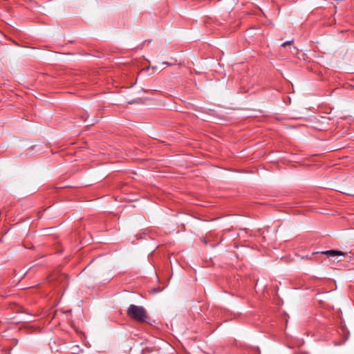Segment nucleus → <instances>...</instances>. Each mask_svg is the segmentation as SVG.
<instances>
[{"mask_svg":"<svg viewBox=\"0 0 354 354\" xmlns=\"http://www.w3.org/2000/svg\"><path fill=\"white\" fill-rule=\"evenodd\" d=\"M127 315L137 322H145L147 319V312L142 306L131 304L127 310Z\"/></svg>","mask_w":354,"mask_h":354,"instance_id":"1","label":"nucleus"},{"mask_svg":"<svg viewBox=\"0 0 354 354\" xmlns=\"http://www.w3.org/2000/svg\"><path fill=\"white\" fill-rule=\"evenodd\" d=\"M321 253L323 254H326L329 258L334 257L338 256V255H344V253L342 252L341 251L334 250L323 251Z\"/></svg>","mask_w":354,"mask_h":354,"instance_id":"2","label":"nucleus"},{"mask_svg":"<svg viewBox=\"0 0 354 354\" xmlns=\"http://www.w3.org/2000/svg\"><path fill=\"white\" fill-rule=\"evenodd\" d=\"M292 43V41H286V42H284L281 44V46L282 47H285L287 45H290V44Z\"/></svg>","mask_w":354,"mask_h":354,"instance_id":"3","label":"nucleus"},{"mask_svg":"<svg viewBox=\"0 0 354 354\" xmlns=\"http://www.w3.org/2000/svg\"><path fill=\"white\" fill-rule=\"evenodd\" d=\"M203 241H204L205 244H206V245L207 244L206 239H204Z\"/></svg>","mask_w":354,"mask_h":354,"instance_id":"4","label":"nucleus"},{"mask_svg":"<svg viewBox=\"0 0 354 354\" xmlns=\"http://www.w3.org/2000/svg\"><path fill=\"white\" fill-rule=\"evenodd\" d=\"M94 124V122L88 123V124H89V125H92V124Z\"/></svg>","mask_w":354,"mask_h":354,"instance_id":"5","label":"nucleus"}]
</instances>
